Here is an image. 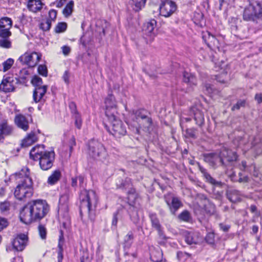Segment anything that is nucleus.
<instances>
[{
    "label": "nucleus",
    "mask_w": 262,
    "mask_h": 262,
    "mask_svg": "<svg viewBox=\"0 0 262 262\" xmlns=\"http://www.w3.org/2000/svg\"><path fill=\"white\" fill-rule=\"evenodd\" d=\"M29 174V169L27 167H24L20 172L16 173L18 178L23 179L16 186L14 192L15 197L19 200L30 198L33 195V183Z\"/></svg>",
    "instance_id": "nucleus-1"
},
{
    "label": "nucleus",
    "mask_w": 262,
    "mask_h": 262,
    "mask_svg": "<svg viewBox=\"0 0 262 262\" xmlns=\"http://www.w3.org/2000/svg\"><path fill=\"white\" fill-rule=\"evenodd\" d=\"M30 157L35 161L39 160V166L42 170H48L53 165L55 152L54 151L46 150L43 145H39L32 148Z\"/></svg>",
    "instance_id": "nucleus-2"
},
{
    "label": "nucleus",
    "mask_w": 262,
    "mask_h": 262,
    "mask_svg": "<svg viewBox=\"0 0 262 262\" xmlns=\"http://www.w3.org/2000/svg\"><path fill=\"white\" fill-rule=\"evenodd\" d=\"M88 154L94 159L103 161L105 159L107 153L103 145L96 140H90L88 144Z\"/></svg>",
    "instance_id": "nucleus-3"
},
{
    "label": "nucleus",
    "mask_w": 262,
    "mask_h": 262,
    "mask_svg": "<svg viewBox=\"0 0 262 262\" xmlns=\"http://www.w3.org/2000/svg\"><path fill=\"white\" fill-rule=\"evenodd\" d=\"M80 211L82 210L89 212L92 205L95 206L97 202V198L95 192L93 190H83L80 194Z\"/></svg>",
    "instance_id": "nucleus-4"
},
{
    "label": "nucleus",
    "mask_w": 262,
    "mask_h": 262,
    "mask_svg": "<svg viewBox=\"0 0 262 262\" xmlns=\"http://www.w3.org/2000/svg\"><path fill=\"white\" fill-rule=\"evenodd\" d=\"M29 203L35 220L44 217L50 210V206L46 201L37 200Z\"/></svg>",
    "instance_id": "nucleus-5"
},
{
    "label": "nucleus",
    "mask_w": 262,
    "mask_h": 262,
    "mask_svg": "<svg viewBox=\"0 0 262 262\" xmlns=\"http://www.w3.org/2000/svg\"><path fill=\"white\" fill-rule=\"evenodd\" d=\"M68 201L69 196L67 194H63L59 198L58 210V219L63 226L70 222Z\"/></svg>",
    "instance_id": "nucleus-6"
},
{
    "label": "nucleus",
    "mask_w": 262,
    "mask_h": 262,
    "mask_svg": "<svg viewBox=\"0 0 262 262\" xmlns=\"http://www.w3.org/2000/svg\"><path fill=\"white\" fill-rule=\"evenodd\" d=\"M107 119L112 124V131H110V133L113 135L119 137L125 135L126 133V128L122 121L119 119L117 115H115L114 117H108Z\"/></svg>",
    "instance_id": "nucleus-7"
},
{
    "label": "nucleus",
    "mask_w": 262,
    "mask_h": 262,
    "mask_svg": "<svg viewBox=\"0 0 262 262\" xmlns=\"http://www.w3.org/2000/svg\"><path fill=\"white\" fill-rule=\"evenodd\" d=\"M204 160L213 167L219 166H227V164L224 161V159L222 157L221 151L220 153L211 152L205 154H204Z\"/></svg>",
    "instance_id": "nucleus-8"
},
{
    "label": "nucleus",
    "mask_w": 262,
    "mask_h": 262,
    "mask_svg": "<svg viewBox=\"0 0 262 262\" xmlns=\"http://www.w3.org/2000/svg\"><path fill=\"white\" fill-rule=\"evenodd\" d=\"M41 58V55L36 53H25L19 57L18 60L23 64H27L29 67H34L39 61Z\"/></svg>",
    "instance_id": "nucleus-9"
},
{
    "label": "nucleus",
    "mask_w": 262,
    "mask_h": 262,
    "mask_svg": "<svg viewBox=\"0 0 262 262\" xmlns=\"http://www.w3.org/2000/svg\"><path fill=\"white\" fill-rule=\"evenodd\" d=\"M105 116L107 118L110 117H114L115 115H118L117 105L115 97L109 94L105 100Z\"/></svg>",
    "instance_id": "nucleus-10"
},
{
    "label": "nucleus",
    "mask_w": 262,
    "mask_h": 262,
    "mask_svg": "<svg viewBox=\"0 0 262 262\" xmlns=\"http://www.w3.org/2000/svg\"><path fill=\"white\" fill-rule=\"evenodd\" d=\"M120 188H122L127 190V200L128 204L130 206H133L135 204V201L137 199L138 194L136 192L135 189L132 187L131 180L129 178H126L121 184Z\"/></svg>",
    "instance_id": "nucleus-11"
},
{
    "label": "nucleus",
    "mask_w": 262,
    "mask_h": 262,
    "mask_svg": "<svg viewBox=\"0 0 262 262\" xmlns=\"http://www.w3.org/2000/svg\"><path fill=\"white\" fill-rule=\"evenodd\" d=\"M177 10L176 3L170 0L162 3L160 7V14L165 17L171 16Z\"/></svg>",
    "instance_id": "nucleus-12"
},
{
    "label": "nucleus",
    "mask_w": 262,
    "mask_h": 262,
    "mask_svg": "<svg viewBox=\"0 0 262 262\" xmlns=\"http://www.w3.org/2000/svg\"><path fill=\"white\" fill-rule=\"evenodd\" d=\"M19 218L20 221L26 224H29L36 221L29 203L20 210Z\"/></svg>",
    "instance_id": "nucleus-13"
},
{
    "label": "nucleus",
    "mask_w": 262,
    "mask_h": 262,
    "mask_svg": "<svg viewBox=\"0 0 262 262\" xmlns=\"http://www.w3.org/2000/svg\"><path fill=\"white\" fill-rule=\"evenodd\" d=\"M164 199L171 213L173 214H174L182 206V203L178 198L167 194L164 196Z\"/></svg>",
    "instance_id": "nucleus-14"
},
{
    "label": "nucleus",
    "mask_w": 262,
    "mask_h": 262,
    "mask_svg": "<svg viewBox=\"0 0 262 262\" xmlns=\"http://www.w3.org/2000/svg\"><path fill=\"white\" fill-rule=\"evenodd\" d=\"M28 239V236L26 234H18L12 242L13 249L17 251H22L27 244Z\"/></svg>",
    "instance_id": "nucleus-15"
},
{
    "label": "nucleus",
    "mask_w": 262,
    "mask_h": 262,
    "mask_svg": "<svg viewBox=\"0 0 262 262\" xmlns=\"http://www.w3.org/2000/svg\"><path fill=\"white\" fill-rule=\"evenodd\" d=\"M14 78L13 77H4L0 84V91L5 93L12 92L14 90Z\"/></svg>",
    "instance_id": "nucleus-16"
},
{
    "label": "nucleus",
    "mask_w": 262,
    "mask_h": 262,
    "mask_svg": "<svg viewBox=\"0 0 262 262\" xmlns=\"http://www.w3.org/2000/svg\"><path fill=\"white\" fill-rule=\"evenodd\" d=\"M222 157L224 159V161L226 162L227 165L230 163L235 161L237 159V155L234 151L226 148H223L221 151Z\"/></svg>",
    "instance_id": "nucleus-17"
},
{
    "label": "nucleus",
    "mask_w": 262,
    "mask_h": 262,
    "mask_svg": "<svg viewBox=\"0 0 262 262\" xmlns=\"http://www.w3.org/2000/svg\"><path fill=\"white\" fill-rule=\"evenodd\" d=\"M190 115L193 116L195 123L199 126L202 125L204 122V117L203 113L196 107H192L190 110Z\"/></svg>",
    "instance_id": "nucleus-18"
},
{
    "label": "nucleus",
    "mask_w": 262,
    "mask_h": 262,
    "mask_svg": "<svg viewBox=\"0 0 262 262\" xmlns=\"http://www.w3.org/2000/svg\"><path fill=\"white\" fill-rule=\"evenodd\" d=\"M12 133V127L6 121L3 120L0 122V141L5 136L11 135Z\"/></svg>",
    "instance_id": "nucleus-19"
},
{
    "label": "nucleus",
    "mask_w": 262,
    "mask_h": 262,
    "mask_svg": "<svg viewBox=\"0 0 262 262\" xmlns=\"http://www.w3.org/2000/svg\"><path fill=\"white\" fill-rule=\"evenodd\" d=\"M47 90V85L35 88L33 94V100L35 102H38L41 100L46 94Z\"/></svg>",
    "instance_id": "nucleus-20"
},
{
    "label": "nucleus",
    "mask_w": 262,
    "mask_h": 262,
    "mask_svg": "<svg viewBox=\"0 0 262 262\" xmlns=\"http://www.w3.org/2000/svg\"><path fill=\"white\" fill-rule=\"evenodd\" d=\"M15 123L16 125L24 131L29 129V122L27 118L22 115H17L15 118Z\"/></svg>",
    "instance_id": "nucleus-21"
},
{
    "label": "nucleus",
    "mask_w": 262,
    "mask_h": 262,
    "mask_svg": "<svg viewBox=\"0 0 262 262\" xmlns=\"http://www.w3.org/2000/svg\"><path fill=\"white\" fill-rule=\"evenodd\" d=\"M185 240L189 245L196 244L200 241L199 234L194 232H186L185 234Z\"/></svg>",
    "instance_id": "nucleus-22"
},
{
    "label": "nucleus",
    "mask_w": 262,
    "mask_h": 262,
    "mask_svg": "<svg viewBox=\"0 0 262 262\" xmlns=\"http://www.w3.org/2000/svg\"><path fill=\"white\" fill-rule=\"evenodd\" d=\"M43 4L41 0H28L27 8L32 12H37L42 8Z\"/></svg>",
    "instance_id": "nucleus-23"
},
{
    "label": "nucleus",
    "mask_w": 262,
    "mask_h": 262,
    "mask_svg": "<svg viewBox=\"0 0 262 262\" xmlns=\"http://www.w3.org/2000/svg\"><path fill=\"white\" fill-rule=\"evenodd\" d=\"M135 115L136 119L138 121V122H141V121H146V125L145 127L151 126L152 124V120L150 118L147 117L145 114H144V111L137 110L135 112Z\"/></svg>",
    "instance_id": "nucleus-24"
},
{
    "label": "nucleus",
    "mask_w": 262,
    "mask_h": 262,
    "mask_svg": "<svg viewBox=\"0 0 262 262\" xmlns=\"http://www.w3.org/2000/svg\"><path fill=\"white\" fill-rule=\"evenodd\" d=\"M198 166H199V170L202 172V173L203 174V176L205 178L207 182H209V183H210L211 184L214 185H217V186L221 185V182L216 181L215 179H214L210 175V174L207 172L206 169L203 168L200 164H199Z\"/></svg>",
    "instance_id": "nucleus-25"
},
{
    "label": "nucleus",
    "mask_w": 262,
    "mask_h": 262,
    "mask_svg": "<svg viewBox=\"0 0 262 262\" xmlns=\"http://www.w3.org/2000/svg\"><path fill=\"white\" fill-rule=\"evenodd\" d=\"M227 196L230 202L236 203L241 200V195L238 190L230 189L227 191Z\"/></svg>",
    "instance_id": "nucleus-26"
},
{
    "label": "nucleus",
    "mask_w": 262,
    "mask_h": 262,
    "mask_svg": "<svg viewBox=\"0 0 262 262\" xmlns=\"http://www.w3.org/2000/svg\"><path fill=\"white\" fill-rule=\"evenodd\" d=\"M37 138L34 133L31 132L23 140L21 145L23 147H28L36 142Z\"/></svg>",
    "instance_id": "nucleus-27"
},
{
    "label": "nucleus",
    "mask_w": 262,
    "mask_h": 262,
    "mask_svg": "<svg viewBox=\"0 0 262 262\" xmlns=\"http://www.w3.org/2000/svg\"><path fill=\"white\" fill-rule=\"evenodd\" d=\"M156 24L157 22L155 19L150 20L149 21L145 24L144 31H145V34L152 37L154 34L152 32L156 26Z\"/></svg>",
    "instance_id": "nucleus-28"
},
{
    "label": "nucleus",
    "mask_w": 262,
    "mask_h": 262,
    "mask_svg": "<svg viewBox=\"0 0 262 262\" xmlns=\"http://www.w3.org/2000/svg\"><path fill=\"white\" fill-rule=\"evenodd\" d=\"M149 216L151 223L152 227L160 233L162 230V228L157 214L156 213H151L149 214Z\"/></svg>",
    "instance_id": "nucleus-29"
},
{
    "label": "nucleus",
    "mask_w": 262,
    "mask_h": 262,
    "mask_svg": "<svg viewBox=\"0 0 262 262\" xmlns=\"http://www.w3.org/2000/svg\"><path fill=\"white\" fill-rule=\"evenodd\" d=\"M251 5L246 7L244 11L243 18L245 20H254L256 18L253 12Z\"/></svg>",
    "instance_id": "nucleus-30"
},
{
    "label": "nucleus",
    "mask_w": 262,
    "mask_h": 262,
    "mask_svg": "<svg viewBox=\"0 0 262 262\" xmlns=\"http://www.w3.org/2000/svg\"><path fill=\"white\" fill-rule=\"evenodd\" d=\"M60 235L59 236V242H58V256H57V259H58V262H62V259H63V236L62 234V231H60Z\"/></svg>",
    "instance_id": "nucleus-31"
},
{
    "label": "nucleus",
    "mask_w": 262,
    "mask_h": 262,
    "mask_svg": "<svg viewBox=\"0 0 262 262\" xmlns=\"http://www.w3.org/2000/svg\"><path fill=\"white\" fill-rule=\"evenodd\" d=\"M183 81L188 83L190 85H196V79L195 77L191 73L186 72H184L183 73Z\"/></svg>",
    "instance_id": "nucleus-32"
},
{
    "label": "nucleus",
    "mask_w": 262,
    "mask_h": 262,
    "mask_svg": "<svg viewBox=\"0 0 262 262\" xmlns=\"http://www.w3.org/2000/svg\"><path fill=\"white\" fill-rule=\"evenodd\" d=\"M74 6V2L73 1H70L66 5L65 8L62 10V13L65 17H68L72 15L73 11Z\"/></svg>",
    "instance_id": "nucleus-33"
},
{
    "label": "nucleus",
    "mask_w": 262,
    "mask_h": 262,
    "mask_svg": "<svg viewBox=\"0 0 262 262\" xmlns=\"http://www.w3.org/2000/svg\"><path fill=\"white\" fill-rule=\"evenodd\" d=\"M146 0H130V4L135 11H139L144 7Z\"/></svg>",
    "instance_id": "nucleus-34"
},
{
    "label": "nucleus",
    "mask_w": 262,
    "mask_h": 262,
    "mask_svg": "<svg viewBox=\"0 0 262 262\" xmlns=\"http://www.w3.org/2000/svg\"><path fill=\"white\" fill-rule=\"evenodd\" d=\"M177 258L180 262H192L191 255L186 252H178Z\"/></svg>",
    "instance_id": "nucleus-35"
},
{
    "label": "nucleus",
    "mask_w": 262,
    "mask_h": 262,
    "mask_svg": "<svg viewBox=\"0 0 262 262\" xmlns=\"http://www.w3.org/2000/svg\"><path fill=\"white\" fill-rule=\"evenodd\" d=\"M60 171L59 170H56L49 177L48 182L51 185H53L60 179Z\"/></svg>",
    "instance_id": "nucleus-36"
},
{
    "label": "nucleus",
    "mask_w": 262,
    "mask_h": 262,
    "mask_svg": "<svg viewBox=\"0 0 262 262\" xmlns=\"http://www.w3.org/2000/svg\"><path fill=\"white\" fill-rule=\"evenodd\" d=\"M252 11L256 18L262 17V5L258 3L251 5Z\"/></svg>",
    "instance_id": "nucleus-37"
},
{
    "label": "nucleus",
    "mask_w": 262,
    "mask_h": 262,
    "mask_svg": "<svg viewBox=\"0 0 262 262\" xmlns=\"http://www.w3.org/2000/svg\"><path fill=\"white\" fill-rule=\"evenodd\" d=\"M208 41L206 43L207 45L209 48L211 49H219L220 47V43L219 40L215 37L213 35L211 36L210 39H208Z\"/></svg>",
    "instance_id": "nucleus-38"
},
{
    "label": "nucleus",
    "mask_w": 262,
    "mask_h": 262,
    "mask_svg": "<svg viewBox=\"0 0 262 262\" xmlns=\"http://www.w3.org/2000/svg\"><path fill=\"white\" fill-rule=\"evenodd\" d=\"M12 21L11 18L5 17L0 19V28H11L12 27Z\"/></svg>",
    "instance_id": "nucleus-39"
},
{
    "label": "nucleus",
    "mask_w": 262,
    "mask_h": 262,
    "mask_svg": "<svg viewBox=\"0 0 262 262\" xmlns=\"http://www.w3.org/2000/svg\"><path fill=\"white\" fill-rule=\"evenodd\" d=\"M52 23L47 19L42 21L39 25V28L43 31H49L51 27Z\"/></svg>",
    "instance_id": "nucleus-40"
},
{
    "label": "nucleus",
    "mask_w": 262,
    "mask_h": 262,
    "mask_svg": "<svg viewBox=\"0 0 262 262\" xmlns=\"http://www.w3.org/2000/svg\"><path fill=\"white\" fill-rule=\"evenodd\" d=\"M14 63V60L9 58L3 63V71L6 72L9 70Z\"/></svg>",
    "instance_id": "nucleus-41"
},
{
    "label": "nucleus",
    "mask_w": 262,
    "mask_h": 262,
    "mask_svg": "<svg viewBox=\"0 0 262 262\" xmlns=\"http://www.w3.org/2000/svg\"><path fill=\"white\" fill-rule=\"evenodd\" d=\"M67 28V25L66 23H59L55 27V31L56 33H61L65 31Z\"/></svg>",
    "instance_id": "nucleus-42"
},
{
    "label": "nucleus",
    "mask_w": 262,
    "mask_h": 262,
    "mask_svg": "<svg viewBox=\"0 0 262 262\" xmlns=\"http://www.w3.org/2000/svg\"><path fill=\"white\" fill-rule=\"evenodd\" d=\"M31 83L35 88L43 86L42 79L38 76H34L32 78Z\"/></svg>",
    "instance_id": "nucleus-43"
},
{
    "label": "nucleus",
    "mask_w": 262,
    "mask_h": 262,
    "mask_svg": "<svg viewBox=\"0 0 262 262\" xmlns=\"http://www.w3.org/2000/svg\"><path fill=\"white\" fill-rule=\"evenodd\" d=\"M10 204L8 201H4L0 203V211L2 213L8 212L10 209Z\"/></svg>",
    "instance_id": "nucleus-44"
},
{
    "label": "nucleus",
    "mask_w": 262,
    "mask_h": 262,
    "mask_svg": "<svg viewBox=\"0 0 262 262\" xmlns=\"http://www.w3.org/2000/svg\"><path fill=\"white\" fill-rule=\"evenodd\" d=\"M10 28H0V37L3 38H8L11 35V32L9 31Z\"/></svg>",
    "instance_id": "nucleus-45"
},
{
    "label": "nucleus",
    "mask_w": 262,
    "mask_h": 262,
    "mask_svg": "<svg viewBox=\"0 0 262 262\" xmlns=\"http://www.w3.org/2000/svg\"><path fill=\"white\" fill-rule=\"evenodd\" d=\"M73 118L75 119V125L78 129H80L82 125V120L81 116L79 113H76L74 116H73Z\"/></svg>",
    "instance_id": "nucleus-46"
},
{
    "label": "nucleus",
    "mask_w": 262,
    "mask_h": 262,
    "mask_svg": "<svg viewBox=\"0 0 262 262\" xmlns=\"http://www.w3.org/2000/svg\"><path fill=\"white\" fill-rule=\"evenodd\" d=\"M179 218L183 221L188 222L190 219V213L187 210L183 211L179 214Z\"/></svg>",
    "instance_id": "nucleus-47"
},
{
    "label": "nucleus",
    "mask_w": 262,
    "mask_h": 262,
    "mask_svg": "<svg viewBox=\"0 0 262 262\" xmlns=\"http://www.w3.org/2000/svg\"><path fill=\"white\" fill-rule=\"evenodd\" d=\"M246 104V101L245 100H239L237 103L234 104L231 108L232 111L238 110L241 107H245Z\"/></svg>",
    "instance_id": "nucleus-48"
},
{
    "label": "nucleus",
    "mask_w": 262,
    "mask_h": 262,
    "mask_svg": "<svg viewBox=\"0 0 262 262\" xmlns=\"http://www.w3.org/2000/svg\"><path fill=\"white\" fill-rule=\"evenodd\" d=\"M29 75V72L26 69H23L20 70L19 72V78L22 80V82H24L27 78V76Z\"/></svg>",
    "instance_id": "nucleus-49"
},
{
    "label": "nucleus",
    "mask_w": 262,
    "mask_h": 262,
    "mask_svg": "<svg viewBox=\"0 0 262 262\" xmlns=\"http://www.w3.org/2000/svg\"><path fill=\"white\" fill-rule=\"evenodd\" d=\"M0 46L4 48H10L11 46V42L7 38H3L0 39Z\"/></svg>",
    "instance_id": "nucleus-50"
},
{
    "label": "nucleus",
    "mask_w": 262,
    "mask_h": 262,
    "mask_svg": "<svg viewBox=\"0 0 262 262\" xmlns=\"http://www.w3.org/2000/svg\"><path fill=\"white\" fill-rule=\"evenodd\" d=\"M38 72L40 75L46 77L48 74L47 67L45 65H39L38 67Z\"/></svg>",
    "instance_id": "nucleus-51"
},
{
    "label": "nucleus",
    "mask_w": 262,
    "mask_h": 262,
    "mask_svg": "<svg viewBox=\"0 0 262 262\" xmlns=\"http://www.w3.org/2000/svg\"><path fill=\"white\" fill-rule=\"evenodd\" d=\"M38 228L40 237L42 239H46L47 235V231L46 228L43 225H39Z\"/></svg>",
    "instance_id": "nucleus-52"
},
{
    "label": "nucleus",
    "mask_w": 262,
    "mask_h": 262,
    "mask_svg": "<svg viewBox=\"0 0 262 262\" xmlns=\"http://www.w3.org/2000/svg\"><path fill=\"white\" fill-rule=\"evenodd\" d=\"M49 17L47 18L48 20L52 21H55L57 17V11L54 9H51L49 11Z\"/></svg>",
    "instance_id": "nucleus-53"
},
{
    "label": "nucleus",
    "mask_w": 262,
    "mask_h": 262,
    "mask_svg": "<svg viewBox=\"0 0 262 262\" xmlns=\"http://www.w3.org/2000/svg\"><path fill=\"white\" fill-rule=\"evenodd\" d=\"M134 239V234L132 231L128 232L127 234L125 236L124 238L125 242L130 245Z\"/></svg>",
    "instance_id": "nucleus-54"
},
{
    "label": "nucleus",
    "mask_w": 262,
    "mask_h": 262,
    "mask_svg": "<svg viewBox=\"0 0 262 262\" xmlns=\"http://www.w3.org/2000/svg\"><path fill=\"white\" fill-rule=\"evenodd\" d=\"M238 176L239 179L238 181L239 183H246L250 182V179L247 176H243L241 172L238 173Z\"/></svg>",
    "instance_id": "nucleus-55"
},
{
    "label": "nucleus",
    "mask_w": 262,
    "mask_h": 262,
    "mask_svg": "<svg viewBox=\"0 0 262 262\" xmlns=\"http://www.w3.org/2000/svg\"><path fill=\"white\" fill-rule=\"evenodd\" d=\"M212 35L209 32H203L202 34V38L205 42L206 43L208 41V39L210 38Z\"/></svg>",
    "instance_id": "nucleus-56"
},
{
    "label": "nucleus",
    "mask_w": 262,
    "mask_h": 262,
    "mask_svg": "<svg viewBox=\"0 0 262 262\" xmlns=\"http://www.w3.org/2000/svg\"><path fill=\"white\" fill-rule=\"evenodd\" d=\"M69 107L72 113V116H74L76 113H78L76 110V105L74 102H70L69 103Z\"/></svg>",
    "instance_id": "nucleus-57"
},
{
    "label": "nucleus",
    "mask_w": 262,
    "mask_h": 262,
    "mask_svg": "<svg viewBox=\"0 0 262 262\" xmlns=\"http://www.w3.org/2000/svg\"><path fill=\"white\" fill-rule=\"evenodd\" d=\"M204 91L208 94H210L213 92L212 86L209 84H206L204 86Z\"/></svg>",
    "instance_id": "nucleus-58"
},
{
    "label": "nucleus",
    "mask_w": 262,
    "mask_h": 262,
    "mask_svg": "<svg viewBox=\"0 0 262 262\" xmlns=\"http://www.w3.org/2000/svg\"><path fill=\"white\" fill-rule=\"evenodd\" d=\"M7 226V221L5 219L0 218V229H3Z\"/></svg>",
    "instance_id": "nucleus-59"
},
{
    "label": "nucleus",
    "mask_w": 262,
    "mask_h": 262,
    "mask_svg": "<svg viewBox=\"0 0 262 262\" xmlns=\"http://www.w3.org/2000/svg\"><path fill=\"white\" fill-rule=\"evenodd\" d=\"M254 99L257 101V103L260 104L262 103V93L256 94Z\"/></svg>",
    "instance_id": "nucleus-60"
},
{
    "label": "nucleus",
    "mask_w": 262,
    "mask_h": 262,
    "mask_svg": "<svg viewBox=\"0 0 262 262\" xmlns=\"http://www.w3.org/2000/svg\"><path fill=\"white\" fill-rule=\"evenodd\" d=\"M220 228L224 232H227L229 229L230 226L228 225H226L223 223H221L219 225Z\"/></svg>",
    "instance_id": "nucleus-61"
},
{
    "label": "nucleus",
    "mask_w": 262,
    "mask_h": 262,
    "mask_svg": "<svg viewBox=\"0 0 262 262\" xmlns=\"http://www.w3.org/2000/svg\"><path fill=\"white\" fill-rule=\"evenodd\" d=\"M67 0H57L56 2V7L61 8L66 3Z\"/></svg>",
    "instance_id": "nucleus-62"
},
{
    "label": "nucleus",
    "mask_w": 262,
    "mask_h": 262,
    "mask_svg": "<svg viewBox=\"0 0 262 262\" xmlns=\"http://www.w3.org/2000/svg\"><path fill=\"white\" fill-rule=\"evenodd\" d=\"M62 52H63V54L65 55H67L70 52L71 49L69 47L65 46H63L62 47Z\"/></svg>",
    "instance_id": "nucleus-63"
},
{
    "label": "nucleus",
    "mask_w": 262,
    "mask_h": 262,
    "mask_svg": "<svg viewBox=\"0 0 262 262\" xmlns=\"http://www.w3.org/2000/svg\"><path fill=\"white\" fill-rule=\"evenodd\" d=\"M70 74L68 71H66L63 75V79L66 83H69V82Z\"/></svg>",
    "instance_id": "nucleus-64"
}]
</instances>
